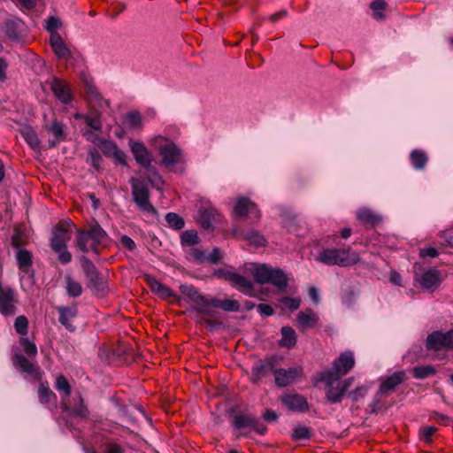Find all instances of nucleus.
I'll return each instance as SVG.
<instances>
[{
    "label": "nucleus",
    "mask_w": 453,
    "mask_h": 453,
    "mask_svg": "<svg viewBox=\"0 0 453 453\" xmlns=\"http://www.w3.org/2000/svg\"><path fill=\"white\" fill-rule=\"evenodd\" d=\"M82 84L85 91V98L91 107L89 113L82 116V118L89 127L96 131H101V111L108 108L110 103L103 97L89 78L84 76L82 78Z\"/></svg>",
    "instance_id": "obj_1"
},
{
    "label": "nucleus",
    "mask_w": 453,
    "mask_h": 453,
    "mask_svg": "<svg viewBox=\"0 0 453 453\" xmlns=\"http://www.w3.org/2000/svg\"><path fill=\"white\" fill-rule=\"evenodd\" d=\"M252 274L257 283H270L277 288L279 291H284L288 285V279L284 271L265 264L255 265L252 269Z\"/></svg>",
    "instance_id": "obj_2"
},
{
    "label": "nucleus",
    "mask_w": 453,
    "mask_h": 453,
    "mask_svg": "<svg viewBox=\"0 0 453 453\" xmlns=\"http://www.w3.org/2000/svg\"><path fill=\"white\" fill-rule=\"evenodd\" d=\"M150 145L158 150L165 166L172 168L181 162L182 150L171 140L157 135L150 140Z\"/></svg>",
    "instance_id": "obj_3"
},
{
    "label": "nucleus",
    "mask_w": 453,
    "mask_h": 453,
    "mask_svg": "<svg viewBox=\"0 0 453 453\" xmlns=\"http://www.w3.org/2000/svg\"><path fill=\"white\" fill-rule=\"evenodd\" d=\"M320 380L326 387V398L332 403H340L348 388L351 386L353 379L349 378L340 381V378L333 371H325L320 374Z\"/></svg>",
    "instance_id": "obj_4"
},
{
    "label": "nucleus",
    "mask_w": 453,
    "mask_h": 453,
    "mask_svg": "<svg viewBox=\"0 0 453 453\" xmlns=\"http://www.w3.org/2000/svg\"><path fill=\"white\" fill-rule=\"evenodd\" d=\"M359 257L356 253H349V250L342 249H323L316 257V260L332 266H349L356 264Z\"/></svg>",
    "instance_id": "obj_5"
},
{
    "label": "nucleus",
    "mask_w": 453,
    "mask_h": 453,
    "mask_svg": "<svg viewBox=\"0 0 453 453\" xmlns=\"http://www.w3.org/2000/svg\"><path fill=\"white\" fill-rule=\"evenodd\" d=\"M133 200L144 214L156 215L157 211L150 201V192L146 182L138 178L130 179Z\"/></svg>",
    "instance_id": "obj_6"
},
{
    "label": "nucleus",
    "mask_w": 453,
    "mask_h": 453,
    "mask_svg": "<svg viewBox=\"0 0 453 453\" xmlns=\"http://www.w3.org/2000/svg\"><path fill=\"white\" fill-rule=\"evenodd\" d=\"M216 298H208L202 296L191 308V311L196 312L195 319L199 322H208L216 318Z\"/></svg>",
    "instance_id": "obj_7"
},
{
    "label": "nucleus",
    "mask_w": 453,
    "mask_h": 453,
    "mask_svg": "<svg viewBox=\"0 0 453 453\" xmlns=\"http://www.w3.org/2000/svg\"><path fill=\"white\" fill-rule=\"evenodd\" d=\"M428 350L451 349L453 350V329L448 332L435 331L426 338Z\"/></svg>",
    "instance_id": "obj_8"
},
{
    "label": "nucleus",
    "mask_w": 453,
    "mask_h": 453,
    "mask_svg": "<svg viewBox=\"0 0 453 453\" xmlns=\"http://www.w3.org/2000/svg\"><path fill=\"white\" fill-rule=\"evenodd\" d=\"M18 303L19 299L15 291L0 284V313L5 317L16 314Z\"/></svg>",
    "instance_id": "obj_9"
},
{
    "label": "nucleus",
    "mask_w": 453,
    "mask_h": 453,
    "mask_svg": "<svg viewBox=\"0 0 453 453\" xmlns=\"http://www.w3.org/2000/svg\"><path fill=\"white\" fill-rule=\"evenodd\" d=\"M277 364L278 359L276 357H269L256 362L252 367V382L257 383L262 378L268 376L272 372L274 373Z\"/></svg>",
    "instance_id": "obj_10"
},
{
    "label": "nucleus",
    "mask_w": 453,
    "mask_h": 453,
    "mask_svg": "<svg viewBox=\"0 0 453 453\" xmlns=\"http://www.w3.org/2000/svg\"><path fill=\"white\" fill-rule=\"evenodd\" d=\"M73 225L70 222H61L53 230L50 238V247L53 251H58L59 248L66 246L71 239V228Z\"/></svg>",
    "instance_id": "obj_11"
},
{
    "label": "nucleus",
    "mask_w": 453,
    "mask_h": 453,
    "mask_svg": "<svg viewBox=\"0 0 453 453\" xmlns=\"http://www.w3.org/2000/svg\"><path fill=\"white\" fill-rule=\"evenodd\" d=\"M50 89L56 98L64 104H70L73 99L71 85L58 77H54L50 82Z\"/></svg>",
    "instance_id": "obj_12"
},
{
    "label": "nucleus",
    "mask_w": 453,
    "mask_h": 453,
    "mask_svg": "<svg viewBox=\"0 0 453 453\" xmlns=\"http://www.w3.org/2000/svg\"><path fill=\"white\" fill-rule=\"evenodd\" d=\"M234 214L238 218H248L251 220H258L260 219V211L257 205L245 197H241L237 200L234 206Z\"/></svg>",
    "instance_id": "obj_13"
},
{
    "label": "nucleus",
    "mask_w": 453,
    "mask_h": 453,
    "mask_svg": "<svg viewBox=\"0 0 453 453\" xmlns=\"http://www.w3.org/2000/svg\"><path fill=\"white\" fill-rule=\"evenodd\" d=\"M129 147L137 164L145 169H150L153 161V156L144 144L131 141L129 142Z\"/></svg>",
    "instance_id": "obj_14"
},
{
    "label": "nucleus",
    "mask_w": 453,
    "mask_h": 453,
    "mask_svg": "<svg viewBox=\"0 0 453 453\" xmlns=\"http://www.w3.org/2000/svg\"><path fill=\"white\" fill-rule=\"evenodd\" d=\"M354 365V354L353 352L347 350L342 353L340 357L334 361L333 369L331 371L337 375V378H341L347 374L353 368Z\"/></svg>",
    "instance_id": "obj_15"
},
{
    "label": "nucleus",
    "mask_w": 453,
    "mask_h": 453,
    "mask_svg": "<svg viewBox=\"0 0 453 453\" xmlns=\"http://www.w3.org/2000/svg\"><path fill=\"white\" fill-rule=\"evenodd\" d=\"M302 375V368L276 369L274 371L275 383L278 387H287L295 382Z\"/></svg>",
    "instance_id": "obj_16"
},
{
    "label": "nucleus",
    "mask_w": 453,
    "mask_h": 453,
    "mask_svg": "<svg viewBox=\"0 0 453 453\" xmlns=\"http://www.w3.org/2000/svg\"><path fill=\"white\" fill-rule=\"evenodd\" d=\"M319 321V316L311 309L301 311L296 316V325L302 332L315 327Z\"/></svg>",
    "instance_id": "obj_17"
},
{
    "label": "nucleus",
    "mask_w": 453,
    "mask_h": 453,
    "mask_svg": "<svg viewBox=\"0 0 453 453\" xmlns=\"http://www.w3.org/2000/svg\"><path fill=\"white\" fill-rule=\"evenodd\" d=\"M420 286L426 290H433L441 282V273L438 270L428 269L422 274L416 276Z\"/></svg>",
    "instance_id": "obj_18"
},
{
    "label": "nucleus",
    "mask_w": 453,
    "mask_h": 453,
    "mask_svg": "<svg viewBox=\"0 0 453 453\" xmlns=\"http://www.w3.org/2000/svg\"><path fill=\"white\" fill-rule=\"evenodd\" d=\"M146 281L151 292L161 299L166 300L169 298H174L176 301H180V298L170 288L164 285L154 277L146 276Z\"/></svg>",
    "instance_id": "obj_19"
},
{
    "label": "nucleus",
    "mask_w": 453,
    "mask_h": 453,
    "mask_svg": "<svg viewBox=\"0 0 453 453\" xmlns=\"http://www.w3.org/2000/svg\"><path fill=\"white\" fill-rule=\"evenodd\" d=\"M226 278L243 294L252 295L254 289L253 283L246 277L236 273L228 272L226 274Z\"/></svg>",
    "instance_id": "obj_20"
},
{
    "label": "nucleus",
    "mask_w": 453,
    "mask_h": 453,
    "mask_svg": "<svg viewBox=\"0 0 453 453\" xmlns=\"http://www.w3.org/2000/svg\"><path fill=\"white\" fill-rule=\"evenodd\" d=\"M282 403L292 411H305L308 409L307 400L298 394H286L281 397Z\"/></svg>",
    "instance_id": "obj_21"
},
{
    "label": "nucleus",
    "mask_w": 453,
    "mask_h": 453,
    "mask_svg": "<svg viewBox=\"0 0 453 453\" xmlns=\"http://www.w3.org/2000/svg\"><path fill=\"white\" fill-rule=\"evenodd\" d=\"M59 313V322L69 331H74L75 327L72 324V320L77 317L78 309L76 305L58 306L57 308Z\"/></svg>",
    "instance_id": "obj_22"
},
{
    "label": "nucleus",
    "mask_w": 453,
    "mask_h": 453,
    "mask_svg": "<svg viewBox=\"0 0 453 453\" xmlns=\"http://www.w3.org/2000/svg\"><path fill=\"white\" fill-rule=\"evenodd\" d=\"M100 149L104 155L113 157L118 163L126 165V154L111 141L104 140L101 142Z\"/></svg>",
    "instance_id": "obj_23"
},
{
    "label": "nucleus",
    "mask_w": 453,
    "mask_h": 453,
    "mask_svg": "<svg viewBox=\"0 0 453 453\" xmlns=\"http://www.w3.org/2000/svg\"><path fill=\"white\" fill-rule=\"evenodd\" d=\"M406 380V374L403 371L395 372L391 376L382 380L380 392L381 394H388L393 391L399 384Z\"/></svg>",
    "instance_id": "obj_24"
},
{
    "label": "nucleus",
    "mask_w": 453,
    "mask_h": 453,
    "mask_svg": "<svg viewBox=\"0 0 453 453\" xmlns=\"http://www.w3.org/2000/svg\"><path fill=\"white\" fill-rule=\"evenodd\" d=\"M215 209L211 204H203L197 211L196 219L203 228H209L215 219Z\"/></svg>",
    "instance_id": "obj_25"
},
{
    "label": "nucleus",
    "mask_w": 453,
    "mask_h": 453,
    "mask_svg": "<svg viewBox=\"0 0 453 453\" xmlns=\"http://www.w3.org/2000/svg\"><path fill=\"white\" fill-rule=\"evenodd\" d=\"M50 43L58 58L65 59L70 56V50L58 33H52V35H50Z\"/></svg>",
    "instance_id": "obj_26"
},
{
    "label": "nucleus",
    "mask_w": 453,
    "mask_h": 453,
    "mask_svg": "<svg viewBox=\"0 0 453 453\" xmlns=\"http://www.w3.org/2000/svg\"><path fill=\"white\" fill-rule=\"evenodd\" d=\"M32 254L25 249H19L16 252V260L19 270L22 273H28L33 264Z\"/></svg>",
    "instance_id": "obj_27"
},
{
    "label": "nucleus",
    "mask_w": 453,
    "mask_h": 453,
    "mask_svg": "<svg viewBox=\"0 0 453 453\" xmlns=\"http://www.w3.org/2000/svg\"><path fill=\"white\" fill-rule=\"evenodd\" d=\"M87 233L91 239V250L97 253V245L106 236L105 231L97 223H95L89 225Z\"/></svg>",
    "instance_id": "obj_28"
},
{
    "label": "nucleus",
    "mask_w": 453,
    "mask_h": 453,
    "mask_svg": "<svg viewBox=\"0 0 453 453\" xmlns=\"http://www.w3.org/2000/svg\"><path fill=\"white\" fill-rule=\"evenodd\" d=\"M13 365L21 372L28 374H34L37 370L36 366L21 354L14 356Z\"/></svg>",
    "instance_id": "obj_29"
},
{
    "label": "nucleus",
    "mask_w": 453,
    "mask_h": 453,
    "mask_svg": "<svg viewBox=\"0 0 453 453\" xmlns=\"http://www.w3.org/2000/svg\"><path fill=\"white\" fill-rule=\"evenodd\" d=\"M281 339L280 340V345L290 349L296 343V334L295 330L290 326H283L280 330Z\"/></svg>",
    "instance_id": "obj_30"
},
{
    "label": "nucleus",
    "mask_w": 453,
    "mask_h": 453,
    "mask_svg": "<svg viewBox=\"0 0 453 453\" xmlns=\"http://www.w3.org/2000/svg\"><path fill=\"white\" fill-rule=\"evenodd\" d=\"M45 128L48 132L51 133L56 139V141L50 142L51 147L56 146L57 143L64 140V126L61 122L55 119L51 124H47Z\"/></svg>",
    "instance_id": "obj_31"
},
{
    "label": "nucleus",
    "mask_w": 453,
    "mask_h": 453,
    "mask_svg": "<svg viewBox=\"0 0 453 453\" xmlns=\"http://www.w3.org/2000/svg\"><path fill=\"white\" fill-rule=\"evenodd\" d=\"M38 395L41 403L45 405H55L56 395L50 389L48 384L41 383L38 388Z\"/></svg>",
    "instance_id": "obj_32"
},
{
    "label": "nucleus",
    "mask_w": 453,
    "mask_h": 453,
    "mask_svg": "<svg viewBox=\"0 0 453 453\" xmlns=\"http://www.w3.org/2000/svg\"><path fill=\"white\" fill-rule=\"evenodd\" d=\"M20 134L31 149L35 150L39 149L40 141L36 132L32 127H23Z\"/></svg>",
    "instance_id": "obj_33"
},
{
    "label": "nucleus",
    "mask_w": 453,
    "mask_h": 453,
    "mask_svg": "<svg viewBox=\"0 0 453 453\" xmlns=\"http://www.w3.org/2000/svg\"><path fill=\"white\" fill-rule=\"evenodd\" d=\"M357 218L364 224L373 226L380 221V218L371 210L363 208L357 211Z\"/></svg>",
    "instance_id": "obj_34"
},
{
    "label": "nucleus",
    "mask_w": 453,
    "mask_h": 453,
    "mask_svg": "<svg viewBox=\"0 0 453 453\" xmlns=\"http://www.w3.org/2000/svg\"><path fill=\"white\" fill-rule=\"evenodd\" d=\"M185 252L188 261L196 264L206 263L205 251L193 246L188 248Z\"/></svg>",
    "instance_id": "obj_35"
},
{
    "label": "nucleus",
    "mask_w": 453,
    "mask_h": 453,
    "mask_svg": "<svg viewBox=\"0 0 453 453\" xmlns=\"http://www.w3.org/2000/svg\"><path fill=\"white\" fill-rule=\"evenodd\" d=\"M89 287L98 295H103L106 289V281L103 276H101L98 273H96V277H89L88 279Z\"/></svg>",
    "instance_id": "obj_36"
},
{
    "label": "nucleus",
    "mask_w": 453,
    "mask_h": 453,
    "mask_svg": "<svg viewBox=\"0 0 453 453\" xmlns=\"http://www.w3.org/2000/svg\"><path fill=\"white\" fill-rule=\"evenodd\" d=\"M76 401L73 406H65L67 410H70L73 414L79 416L82 418H86L88 415L87 407L83 403V400L80 395H77L74 398Z\"/></svg>",
    "instance_id": "obj_37"
},
{
    "label": "nucleus",
    "mask_w": 453,
    "mask_h": 453,
    "mask_svg": "<svg viewBox=\"0 0 453 453\" xmlns=\"http://www.w3.org/2000/svg\"><path fill=\"white\" fill-rule=\"evenodd\" d=\"M244 240L248 241L250 244L255 246H265L266 243L265 238L258 232L249 230L242 234Z\"/></svg>",
    "instance_id": "obj_38"
},
{
    "label": "nucleus",
    "mask_w": 453,
    "mask_h": 453,
    "mask_svg": "<svg viewBox=\"0 0 453 453\" xmlns=\"http://www.w3.org/2000/svg\"><path fill=\"white\" fill-rule=\"evenodd\" d=\"M256 418L250 415H237L234 418V426L237 429H243L256 426Z\"/></svg>",
    "instance_id": "obj_39"
},
{
    "label": "nucleus",
    "mask_w": 453,
    "mask_h": 453,
    "mask_svg": "<svg viewBox=\"0 0 453 453\" xmlns=\"http://www.w3.org/2000/svg\"><path fill=\"white\" fill-rule=\"evenodd\" d=\"M65 290L70 296L77 297L81 295L82 287L78 281H75L70 276H66L65 278Z\"/></svg>",
    "instance_id": "obj_40"
},
{
    "label": "nucleus",
    "mask_w": 453,
    "mask_h": 453,
    "mask_svg": "<svg viewBox=\"0 0 453 453\" xmlns=\"http://www.w3.org/2000/svg\"><path fill=\"white\" fill-rule=\"evenodd\" d=\"M411 161L414 168L421 170L426 165L427 157L422 150H414L411 153Z\"/></svg>",
    "instance_id": "obj_41"
},
{
    "label": "nucleus",
    "mask_w": 453,
    "mask_h": 453,
    "mask_svg": "<svg viewBox=\"0 0 453 453\" xmlns=\"http://www.w3.org/2000/svg\"><path fill=\"white\" fill-rule=\"evenodd\" d=\"M91 239L87 231L78 230L77 232V246L82 252H88L91 250Z\"/></svg>",
    "instance_id": "obj_42"
},
{
    "label": "nucleus",
    "mask_w": 453,
    "mask_h": 453,
    "mask_svg": "<svg viewBox=\"0 0 453 453\" xmlns=\"http://www.w3.org/2000/svg\"><path fill=\"white\" fill-rule=\"evenodd\" d=\"M180 292L193 303H195L203 295L192 285H180Z\"/></svg>",
    "instance_id": "obj_43"
},
{
    "label": "nucleus",
    "mask_w": 453,
    "mask_h": 453,
    "mask_svg": "<svg viewBox=\"0 0 453 453\" xmlns=\"http://www.w3.org/2000/svg\"><path fill=\"white\" fill-rule=\"evenodd\" d=\"M126 123L132 129H141L142 127V116L138 111H130L126 115Z\"/></svg>",
    "instance_id": "obj_44"
},
{
    "label": "nucleus",
    "mask_w": 453,
    "mask_h": 453,
    "mask_svg": "<svg viewBox=\"0 0 453 453\" xmlns=\"http://www.w3.org/2000/svg\"><path fill=\"white\" fill-rule=\"evenodd\" d=\"M199 242V236L194 230H187L181 234V245L184 247H193Z\"/></svg>",
    "instance_id": "obj_45"
},
{
    "label": "nucleus",
    "mask_w": 453,
    "mask_h": 453,
    "mask_svg": "<svg viewBox=\"0 0 453 453\" xmlns=\"http://www.w3.org/2000/svg\"><path fill=\"white\" fill-rule=\"evenodd\" d=\"M216 308L222 309L225 311H238L240 310V303L236 300H219L216 298Z\"/></svg>",
    "instance_id": "obj_46"
},
{
    "label": "nucleus",
    "mask_w": 453,
    "mask_h": 453,
    "mask_svg": "<svg viewBox=\"0 0 453 453\" xmlns=\"http://www.w3.org/2000/svg\"><path fill=\"white\" fill-rule=\"evenodd\" d=\"M165 220L168 226L173 229L180 230L184 227V219L174 212H169L165 215Z\"/></svg>",
    "instance_id": "obj_47"
},
{
    "label": "nucleus",
    "mask_w": 453,
    "mask_h": 453,
    "mask_svg": "<svg viewBox=\"0 0 453 453\" xmlns=\"http://www.w3.org/2000/svg\"><path fill=\"white\" fill-rule=\"evenodd\" d=\"M386 5L387 4L384 0H375L371 4L372 17L376 20H381L384 19L383 11L385 10Z\"/></svg>",
    "instance_id": "obj_48"
},
{
    "label": "nucleus",
    "mask_w": 453,
    "mask_h": 453,
    "mask_svg": "<svg viewBox=\"0 0 453 453\" xmlns=\"http://www.w3.org/2000/svg\"><path fill=\"white\" fill-rule=\"evenodd\" d=\"M435 372L432 365H422L413 369V375L417 379H425Z\"/></svg>",
    "instance_id": "obj_49"
},
{
    "label": "nucleus",
    "mask_w": 453,
    "mask_h": 453,
    "mask_svg": "<svg viewBox=\"0 0 453 453\" xmlns=\"http://www.w3.org/2000/svg\"><path fill=\"white\" fill-rule=\"evenodd\" d=\"M14 328L19 334L26 335L28 328V320L27 317L23 315L17 317L14 322Z\"/></svg>",
    "instance_id": "obj_50"
},
{
    "label": "nucleus",
    "mask_w": 453,
    "mask_h": 453,
    "mask_svg": "<svg viewBox=\"0 0 453 453\" xmlns=\"http://www.w3.org/2000/svg\"><path fill=\"white\" fill-rule=\"evenodd\" d=\"M311 435V429L307 426H296L292 434V438L296 441L310 439Z\"/></svg>",
    "instance_id": "obj_51"
},
{
    "label": "nucleus",
    "mask_w": 453,
    "mask_h": 453,
    "mask_svg": "<svg viewBox=\"0 0 453 453\" xmlns=\"http://www.w3.org/2000/svg\"><path fill=\"white\" fill-rule=\"evenodd\" d=\"M279 303L290 311L297 310L301 304L299 297L284 296L279 299Z\"/></svg>",
    "instance_id": "obj_52"
},
{
    "label": "nucleus",
    "mask_w": 453,
    "mask_h": 453,
    "mask_svg": "<svg viewBox=\"0 0 453 453\" xmlns=\"http://www.w3.org/2000/svg\"><path fill=\"white\" fill-rule=\"evenodd\" d=\"M81 266L87 275V278L88 279L89 277H96V273H97V270L96 268V266L94 265V264L86 257H81Z\"/></svg>",
    "instance_id": "obj_53"
},
{
    "label": "nucleus",
    "mask_w": 453,
    "mask_h": 453,
    "mask_svg": "<svg viewBox=\"0 0 453 453\" xmlns=\"http://www.w3.org/2000/svg\"><path fill=\"white\" fill-rule=\"evenodd\" d=\"M56 388L63 392L65 396H69L71 394V388L67 380L63 376L59 375L56 380Z\"/></svg>",
    "instance_id": "obj_54"
},
{
    "label": "nucleus",
    "mask_w": 453,
    "mask_h": 453,
    "mask_svg": "<svg viewBox=\"0 0 453 453\" xmlns=\"http://www.w3.org/2000/svg\"><path fill=\"white\" fill-rule=\"evenodd\" d=\"M25 353L29 357H35L37 354V348L35 344L30 342L27 338L21 337L19 340Z\"/></svg>",
    "instance_id": "obj_55"
},
{
    "label": "nucleus",
    "mask_w": 453,
    "mask_h": 453,
    "mask_svg": "<svg viewBox=\"0 0 453 453\" xmlns=\"http://www.w3.org/2000/svg\"><path fill=\"white\" fill-rule=\"evenodd\" d=\"M101 161H102V157L98 150H93L89 151L88 157V162H89L91 164V165L96 171H99L101 168V165H100Z\"/></svg>",
    "instance_id": "obj_56"
},
{
    "label": "nucleus",
    "mask_w": 453,
    "mask_h": 453,
    "mask_svg": "<svg viewBox=\"0 0 453 453\" xmlns=\"http://www.w3.org/2000/svg\"><path fill=\"white\" fill-rule=\"evenodd\" d=\"M222 257V251L219 248H214L209 254L205 253L206 263L218 264Z\"/></svg>",
    "instance_id": "obj_57"
},
{
    "label": "nucleus",
    "mask_w": 453,
    "mask_h": 453,
    "mask_svg": "<svg viewBox=\"0 0 453 453\" xmlns=\"http://www.w3.org/2000/svg\"><path fill=\"white\" fill-rule=\"evenodd\" d=\"M58 253V259L61 264H68L72 260V254L67 250L66 246L59 248L58 251H55Z\"/></svg>",
    "instance_id": "obj_58"
},
{
    "label": "nucleus",
    "mask_w": 453,
    "mask_h": 453,
    "mask_svg": "<svg viewBox=\"0 0 453 453\" xmlns=\"http://www.w3.org/2000/svg\"><path fill=\"white\" fill-rule=\"evenodd\" d=\"M25 244L24 242V234L23 233L16 229L12 237V245L16 248V250L22 249L21 246Z\"/></svg>",
    "instance_id": "obj_59"
},
{
    "label": "nucleus",
    "mask_w": 453,
    "mask_h": 453,
    "mask_svg": "<svg viewBox=\"0 0 453 453\" xmlns=\"http://www.w3.org/2000/svg\"><path fill=\"white\" fill-rule=\"evenodd\" d=\"M60 26V21L56 17H49L45 21V28L52 35V33H58L57 29Z\"/></svg>",
    "instance_id": "obj_60"
},
{
    "label": "nucleus",
    "mask_w": 453,
    "mask_h": 453,
    "mask_svg": "<svg viewBox=\"0 0 453 453\" xmlns=\"http://www.w3.org/2000/svg\"><path fill=\"white\" fill-rule=\"evenodd\" d=\"M436 428L434 426H426L420 430V437L425 442H430L432 436L435 433Z\"/></svg>",
    "instance_id": "obj_61"
},
{
    "label": "nucleus",
    "mask_w": 453,
    "mask_h": 453,
    "mask_svg": "<svg viewBox=\"0 0 453 453\" xmlns=\"http://www.w3.org/2000/svg\"><path fill=\"white\" fill-rule=\"evenodd\" d=\"M19 23V21H9L6 23V33L9 38H18V34L16 33L15 28L18 27Z\"/></svg>",
    "instance_id": "obj_62"
},
{
    "label": "nucleus",
    "mask_w": 453,
    "mask_h": 453,
    "mask_svg": "<svg viewBox=\"0 0 453 453\" xmlns=\"http://www.w3.org/2000/svg\"><path fill=\"white\" fill-rule=\"evenodd\" d=\"M257 311L260 315L269 317L274 314L273 308L269 304L260 303L257 307Z\"/></svg>",
    "instance_id": "obj_63"
},
{
    "label": "nucleus",
    "mask_w": 453,
    "mask_h": 453,
    "mask_svg": "<svg viewBox=\"0 0 453 453\" xmlns=\"http://www.w3.org/2000/svg\"><path fill=\"white\" fill-rule=\"evenodd\" d=\"M367 393V388L359 387L356 390L350 392L349 395L352 397L354 401H357L359 398L364 397Z\"/></svg>",
    "instance_id": "obj_64"
}]
</instances>
